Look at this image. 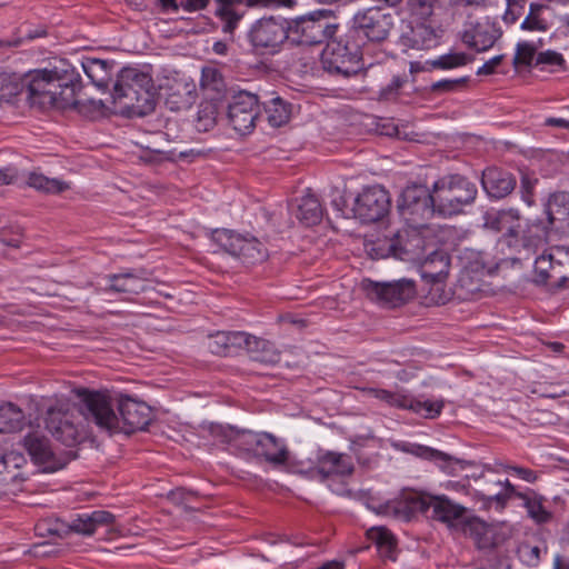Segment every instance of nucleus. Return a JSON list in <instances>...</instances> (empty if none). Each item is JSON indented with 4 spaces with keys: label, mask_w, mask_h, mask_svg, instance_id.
I'll use <instances>...</instances> for the list:
<instances>
[{
    "label": "nucleus",
    "mask_w": 569,
    "mask_h": 569,
    "mask_svg": "<svg viewBox=\"0 0 569 569\" xmlns=\"http://www.w3.org/2000/svg\"><path fill=\"white\" fill-rule=\"evenodd\" d=\"M553 260H556V248H551L536 258L533 282L551 287V274H555Z\"/></svg>",
    "instance_id": "c9c22d12"
},
{
    "label": "nucleus",
    "mask_w": 569,
    "mask_h": 569,
    "mask_svg": "<svg viewBox=\"0 0 569 569\" xmlns=\"http://www.w3.org/2000/svg\"><path fill=\"white\" fill-rule=\"evenodd\" d=\"M366 391L370 396H372L381 401H385L386 403H388L392 407L408 409V403L410 400V398L408 396L391 392L386 389H376V388H369V389H366Z\"/></svg>",
    "instance_id": "de8ad7c7"
},
{
    "label": "nucleus",
    "mask_w": 569,
    "mask_h": 569,
    "mask_svg": "<svg viewBox=\"0 0 569 569\" xmlns=\"http://www.w3.org/2000/svg\"><path fill=\"white\" fill-rule=\"evenodd\" d=\"M542 46L543 41L540 38L537 40L518 42L516 53L512 60L513 66L516 68L519 66L530 67L532 64L537 50Z\"/></svg>",
    "instance_id": "79ce46f5"
},
{
    "label": "nucleus",
    "mask_w": 569,
    "mask_h": 569,
    "mask_svg": "<svg viewBox=\"0 0 569 569\" xmlns=\"http://www.w3.org/2000/svg\"><path fill=\"white\" fill-rule=\"evenodd\" d=\"M553 263L555 274H551V287L562 288L569 281V251L557 247Z\"/></svg>",
    "instance_id": "a19ab883"
},
{
    "label": "nucleus",
    "mask_w": 569,
    "mask_h": 569,
    "mask_svg": "<svg viewBox=\"0 0 569 569\" xmlns=\"http://www.w3.org/2000/svg\"><path fill=\"white\" fill-rule=\"evenodd\" d=\"M429 493L405 489L399 501H390L380 506L378 513L392 515L405 520H410L417 512L427 513L431 501Z\"/></svg>",
    "instance_id": "dca6fc26"
},
{
    "label": "nucleus",
    "mask_w": 569,
    "mask_h": 569,
    "mask_svg": "<svg viewBox=\"0 0 569 569\" xmlns=\"http://www.w3.org/2000/svg\"><path fill=\"white\" fill-rule=\"evenodd\" d=\"M367 537L375 542L381 557L391 560L396 559V538L387 528L372 527L367 531Z\"/></svg>",
    "instance_id": "f704fd0d"
},
{
    "label": "nucleus",
    "mask_w": 569,
    "mask_h": 569,
    "mask_svg": "<svg viewBox=\"0 0 569 569\" xmlns=\"http://www.w3.org/2000/svg\"><path fill=\"white\" fill-rule=\"evenodd\" d=\"M501 31L489 17H468L461 39L465 44L476 51L490 49L500 38Z\"/></svg>",
    "instance_id": "4468645a"
},
{
    "label": "nucleus",
    "mask_w": 569,
    "mask_h": 569,
    "mask_svg": "<svg viewBox=\"0 0 569 569\" xmlns=\"http://www.w3.org/2000/svg\"><path fill=\"white\" fill-rule=\"evenodd\" d=\"M267 120L271 127L278 128L288 122L290 107L280 97H274L263 103Z\"/></svg>",
    "instance_id": "4c0bfd02"
},
{
    "label": "nucleus",
    "mask_w": 569,
    "mask_h": 569,
    "mask_svg": "<svg viewBox=\"0 0 569 569\" xmlns=\"http://www.w3.org/2000/svg\"><path fill=\"white\" fill-rule=\"evenodd\" d=\"M439 33L426 23L409 26L408 31L401 34V42L405 47L416 50H429L438 46Z\"/></svg>",
    "instance_id": "393cba45"
},
{
    "label": "nucleus",
    "mask_w": 569,
    "mask_h": 569,
    "mask_svg": "<svg viewBox=\"0 0 569 569\" xmlns=\"http://www.w3.org/2000/svg\"><path fill=\"white\" fill-rule=\"evenodd\" d=\"M546 213L551 228L569 229V193L565 191L552 193L547 202Z\"/></svg>",
    "instance_id": "a878e982"
},
{
    "label": "nucleus",
    "mask_w": 569,
    "mask_h": 569,
    "mask_svg": "<svg viewBox=\"0 0 569 569\" xmlns=\"http://www.w3.org/2000/svg\"><path fill=\"white\" fill-rule=\"evenodd\" d=\"M80 101V106L77 108L79 112L86 113L89 110L92 111H101L104 108V102L102 100H87V101Z\"/></svg>",
    "instance_id": "338daca9"
},
{
    "label": "nucleus",
    "mask_w": 569,
    "mask_h": 569,
    "mask_svg": "<svg viewBox=\"0 0 569 569\" xmlns=\"http://www.w3.org/2000/svg\"><path fill=\"white\" fill-rule=\"evenodd\" d=\"M431 456L436 459L441 461L440 468L446 471L447 473H453V465H462L463 461L456 459L447 453H443L441 451L431 450ZM463 468V466H461Z\"/></svg>",
    "instance_id": "bf43d9fd"
},
{
    "label": "nucleus",
    "mask_w": 569,
    "mask_h": 569,
    "mask_svg": "<svg viewBox=\"0 0 569 569\" xmlns=\"http://www.w3.org/2000/svg\"><path fill=\"white\" fill-rule=\"evenodd\" d=\"M200 87L208 100H221L227 91L224 79L214 67L202 68Z\"/></svg>",
    "instance_id": "c756f323"
},
{
    "label": "nucleus",
    "mask_w": 569,
    "mask_h": 569,
    "mask_svg": "<svg viewBox=\"0 0 569 569\" xmlns=\"http://www.w3.org/2000/svg\"><path fill=\"white\" fill-rule=\"evenodd\" d=\"M191 92V88L188 83L178 84L176 89L174 87H169L166 97V104L173 111L187 108L190 104Z\"/></svg>",
    "instance_id": "37998d69"
},
{
    "label": "nucleus",
    "mask_w": 569,
    "mask_h": 569,
    "mask_svg": "<svg viewBox=\"0 0 569 569\" xmlns=\"http://www.w3.org/2000/svg\"><path fill=\"white\" fill-rule=\"evenodd\" d=\"M323 210L318 198L313 194H306L300 199L295 213L296 218L305 226L310 227L319 223Z\"/></svg>",
    "instance_id": "7c9ffc66"
},
{
    "label": "nucleus",
    "mask_w": 569,
    "mask_h": 569,
    "mask_svg": "<svg viewBox=\"0 0 569 569\" xmlns=\"http://www.w3.org/2000/svg\"><path fill=\"white\" fill-rule=\"evenodd\" d=\"M249 333L243 331H217L207 338V348L217 356H233L243 350Z\"/></svg>",
    "instance_id": "412c9836"
},
{
    "label": "nucleus",
    "mask_w": 569,
    "mask_h": 569,
    "mask_svg": "<svg viewBox=\"0 0 569 569\" xmlns=\"http://www.w3.org/2000/svg\"><path fill=\"white\" fill-rule=\"evenodd\" d=\"M113 111L126 117H143L156 108V88L151 76L137 68H123L113 84Z\"/></svg>",
    "instance_id": "20e7f679"
},
{
    "label": "nucleus",
    "mask_w": 569,
    "mask_h": 569,
    "mask_svg": "<svg viewBox=\"0 0 569 569\" xmlns=\"http://www.w3.org/2000/svg\"><path fill=\"white\" fill-rule=\"evenodd\" d=\"M116 517L106 510H96L91 513L79 515L70 523V529L77 533L91 536L101 526H110Z\"/></svg>",
    "instance_id": "cd10ccee"
},
{
    "label": "nucleus",
    "mask_w": 569,
    "mask_h": 569,
    "mask_svg": "<svg viewBox=\"0 0 569 569\" xmlns=\"http://www.w3.org/2000/svg\"><path fill=\"white\" fill-rule=\"evenodd\" d=\"M407 76H392L386 86H381L378 92V100L383 102L396 101L402 87L407 83Z\"/></svg>",
    "instance_id": "c03bdc74"
},
{
    "label": "nucleus",
    "mask_w": 569,
    "mask_h": 569,
    "mask_svg": "<svg viewBox=\"0 0 569 569\" xmlns=\"http://www.w3.org/2000/svg\"><path fill=\"white\" fill-rule=\"evenodd\" d=\"M216 16L222 21V31L230 34V39L232 40L233 32L243 14L238 13L233 9L227 10L226 8H217Z\"/></svg>",
    "instance_id": "603ef678"
},
{
    "label": "nucleus",
    "mask_w": 569,
    "mask_h": 569,
    "mask_svg": "<svg viewBox=\"0 0 569 569\" xmlns=\"http://www.w3.org/2000/svg\"><path fill=\"white\" fill-rule=\"evenodd\" d=\"M549 7L541 3H531L529 13L521 23L522 30L529 31H542L546 32L549 28V22L545 17L546 11Z\"/></svg>",
    "instance_id": "ea45409f"
},
{
    "label": "nucleus",
    "mask_w": 569,
    "mask_h": 569,
    "mask_svg": "<svg viewBox=\"0 0 569 569\" xmlns=\"http://www.w3.org/2000/svg\"><path fill=\"white\" fill-rule=\"evenodd\" d=\"M47 69L34 70L26 74L27 99L31 106L39 108H49L54 104L56 98L52 92L47 91L48 87Z\"/></svg>",
    "instance_id": "4be33fe9"
},
{
    "label": "nucleus",
    "mask_w": 569,
    "mask_h": 569,
    "mask_svg": "<svg viewBox=\"0 0 569 569\" xmlns=\"http://www.w3.org/2000/svg\"><path fill=\"white\" fill-rule=\"evenodd\" d=\"M81 67L87 77L98 88H107L111 79V64L100 59H86Z\"/></svg>",
    "instance_id": "2f4dec72"
},
{
    "label": "nucleus",
    "mask_w": 569,
    "mask_h": 569,
    "mask_svg": "<svg viewBox=\"0 0 569 569\" xmlns=\"http://www.w3.org/2000/svg\"><path fill=\"white\" fill-rule=\"evenodd\" d=\"M26 89V76L0 73V104L13 103L16 98Z\"/></svg>",
    "instance_id": "473e14b6"
},
{
    "label": "nucleus",
    "mask_w": 569,
    "mask_h": 569,
    "mask_svg": "<svg viewBox=\"0 0 569 569\" xmlns=\"http://www.w3.org/2000/svg\"><path fill=\"white\" fill-rule=\"evenodd\" d=\"M516 178L498 167H488L482 171L481 186L490 198L502 199L516 188Z\"/></svg>",
    "instance_id": "aec40b11"
},
{
    "label": "nucleus",
    "mask_w": 569,
    "mask_h": 569,
    "mask_svg": "<svg viewBox=\"0 0 569 569\" xmlns=\"http://www.w3.org/2000/svg\"><path fill=\"white\" fill-rule=\"evenodd\" d=\"M393 20L391 13L370 8L356 14L351 27L341 26L339 41L343 50V77L355 74L362 68L363 39L372 42L386 40L393 27Z\"/></svg>",
    "instance_id": "f03ea898"
},
{
    "label": "nucleus",
    "mask_w": 569,
    "mask_h": 569,
    "mask_svg": "<svg viewBox=\"0 0 569 569\" xmlns=\"http://www.w3.org/2000/svg\"><path fill=\"white\" fill-rule=\"evenodd\" d=\"M523 13V4L516 3L515 1L507 2V9L502 17L503 21L508 24L515 23Z\"/></svg>",
    "instance_id": "052dcab7"
},
{
    "label": "nucleus",
    "mask_w": 569,
    "mask_h": 569,
    "mask_svg": "<svg viewBox=\"0 0 569 569\" xmlns=\"http://www.w3.org/2000/svg\"><path fill=\"white\" fill-rule=\"evenodd\" d=\"M243 350L249 353L253 361L261 363L273 365L280 360V353L272 342L251 335H249Z\"/></svg>",
    "instance_id": "c85d7f7f"
},
{
    "label": "nucleus",
    "mask_w": 569,
    "mask_h": 569,
    "mask_svg": "<svg viewBox=\"0 0 569 569\" xmlns=\"http://www.w3.org/2000/svg\"><path fill=\"white\" fill-rule=\"evenodd\" d=\"M47 86L51 96L56 98L52 107L66 109L69 107L78 108L80 106L77 99L78 91L81 89L80 73L67 61L61 60L52 69H47Z\"/></svg>",
    "instance_id": "0eeeda50"
},
{
    "label": "nucleus",
    "mask_w": 569,
    "mask_h": 569,
    "mask_svg": "<svg viewBox=\"0 0 569 569\" xmlns=\"http://www.w3.org/2000/svg\"><path fill=\"white\" fill-rule=\"evenodd\" d=\"M429 505V511H431L429 518L446 525L449 529H457L468 511L465 506L446 495H432Z\"/></svg>",
    "instance_id": "6ab92c4d"
},
{
    "label": "nucleus",
    "mask_w": 569,
    "mask_h": 569,
    "mask_svg": "<svg viewBox=\"0 0 569 569\" xmlns=\"http://www.w3.org/2000/svg\"><path fill=\"white\" fill-rule=\"evenodd\" d=\"M547 240L548 229L541 222L529 226L523 236V244L526 247L543 246Z\"/></svg>",
    "instance_id": "3c124183"
},
{
    "label": "nucleus",
    "mask_w": 569,
    "mask_h": 569,
    "mask_svg": "<svg viewBox=\"0 0 569 569\" xmlns=\"http://www.w3.org/2000/svg\"><path fill=\"white\" fill-rule=\"evenodd\" d=\"M110 280L109 289L116 292L138 295L144 290V279L131 272L113 274L110 277Z\"/></svg>",
    "instance_id": "e433bc0d"
},
{
    "label": "nucleus",
    "mask_w": 569,
    "mask_h": 569,
    "mask_svg": "<svg viewBox=\"0 0 569 569\" xmlns=\"http://www.w3.org/2000/svg\"><path fill=\"white\" fill-rule=\"evenodd\" d=\"M23 447L34 463L42 467L43 471L53 472L63 468L76 456L72 452L57 455L44 436L30 432L23 438Z\"/></svg>",
    "instance_id": "f8f14e48"
},
{
    "label": "nucleus",
    "mask_w": 569,
    "mask_h": 569,
    "mask_svg": "<svg viewBox=\"0 0 569 569\" xmlns=\"http://www.w3.org/2000/svg\"><path fill=\"white\" fill-rule=\"evenodd\" d=\"M254 456L263 458L272 466H283L288 462L289 450L283 440L269 432H260V440Z\"/></svg>",
    "instance_id": "b1692460"
},
{
    "label": "nucleus",
    "mask_w": 569,
    "mask_h": 569,
    "mask_svg": "<svg viewBox=\"0 0 569 569\" xmlns=\"http://www.w3.org/2000/svg\"><path fill=\"white\" fill-rule=\"evenodd\" d=\"M214 241L228 253L239 258L243 263L256 264L268 258V250L254 237H246L231 230H216Z\"/></svg>",
    "instance_id": "1a4fd4ad"
},
{
    "label": "nucleus",
    "mask_w": 569,
    "mask_h": 569,
    "mask_svg": "<svg viewBox=\"0 0 569 569\" xmlns=\"http://www.w3.org/2000/svg\"><path fill=\"white\" fill-rule=\"evenodd\" d=\"M192 496H194V492L186 488H177L171 490L168 495L169 499L177 505L186 503Z\"/></svg>",
    "instance_id": "680f3d73"
},
{
    "label": "nucleus",
    "mask_w": 569,
    "mask_h": 569,
    "mask_svg": "<svg viewBox=\"0 0 569 569\" xmlns=\"http://www.w3.org/2000/svg\"><path fill=\"white\" fill-rule=\"evenodd\" d=\"M27 184L46 193H61L70 188L69 184L62 180L51 179L38 172L29 173Z\"/></svg>",
    "instance_id": "58836bf2"
},
{
    "label": "nucleus",
    "mask_w": 569,
    "mask_h": 569,
    "mask_svg": "<svg viewBox=\"0 0 569 569\" xmlns=\"http://www.w3.org/2000/svg\"><path fill=\"white\" fill-rule=\"evenodd\" d=\"M443 407H445L443 400L420 401V400L410 398L409 403H408L409 410H411L416 413H421L423 411V417L428 418V419H433V418L438 417L441 413Z\"/></svg>",
    "instance_id": "a18cd8bd"
},
{
    "label": "nucleus",
    "mask_w": 569,
    "mask_h": 569,
    "mask_svg": "<svg viewBox=\"0 0 569 569\" xmlns=\"http://www.w3.org/2000/svg\"><path fill=\"white\" fill-rule=\"evenodd\" d=\"M495 485L501 487V490H490L489 497L495 498L501 507H503L512 497H517L523 500V506L526 507L529 517L537 523H546L551 519L552 515L545 508L542 503L543 498L541 496H538L535 492H532V495L518 492L508 479L506 482H495Z\"/></svg>",
    "instance_id": "2eb2a0df"
},
{
    "label": "nucleus",
    "mask_w": 569,
    "mask_h": 569,
    "mask_svg": "<svg viewBox=\"0 0 569 569\" xmlns=\"http://www.w3.org/2000/svg\"><path fill=\"white\" fill-rule=\"evenodd\" d=\"M219 101L220 100L206 99V101L199 106L198 123L200 130L207 131L210 127H212L216 123Z\"/></svg>",
    "instance_id": "49530a36"
},
{
    "label": "nucleus",
    "mask_w": 569,
    "mask_h": 569,
    "mask_svg": "<svg viewBox=\"0 0 569 569\" xmlns=\"http://www.w3.org/2000/svg\"><path fill=\"white\" fill-rule=\"evenodd\" d=\"M24 425L23 411L12 402L0 406V432L10 433L22 429Z\"/></svg>",
    "instance_id": "72a5a7b5"
},
{
    "label": "nucleus",
    "mask_w": 569,
    "mask_h": 569,
    "mask_svg": "<svg viewBox=\"0 0 569 569\" xmlns=\"http://www.w3.org/2000/svg\"><path fill=\"white\" fill-rule=\"evenodd\" d=\"M438 216L450 218L463 211L471 204L478 194L477 186L467 177L459 173H450L440 177L432 184Z\"/></svg>",
    "instance_id": "423d86ee"
},
{
    "label": "nucleus",
    "mask_w": 569,
    "mask_h": 569,
    "mask_svg": "<svg viewBox=\"0 0 569 569\" xmlns=\"http://www.w3.org/2000/svg\"><path fill=\"white\" fill-rule=\"evenodd\" d=\"M361 287L370 299L389 308L402 306L416 296L413 280L406 278L383 282L366 279Z\"/></svg>",
    "instance_id": "9d476101"
},
{
    "label": "nucleus",
    "mask_w": 569,
    "mask_h": 569,
    "mask_svg": "<svg viewBox=\"0 0 569 569\" xmlns=\"http://www.w3.org/2000/svg\"><path fill=\"white\" fill-rule=\"evenodd\" d=\"M210 0H180L179 6L189 12L204 9Z\"/></svg>",
    "instance_id": "69168bd1"
},
{
    "label": "nucleus",
    "mask_w": 569,
    "mask_h": 569,
    "mask_svg": "<svg viewBox=\"0 0 569 569\" xmlns=\"http://www.w3.org/2000/svg\"><path fill=\"white\" fill-rule=\"evenodd\" d=\"M503 54L496 56L490 60L486 61L482 67H480L477 71V74H491L495 72L496 68L501 63L503 59Z\"/></svg>",
    "instance_id": "0e129e2a"
},
{
    "label": "nucleus",
    "mask_w": 569,
    "mask_h": 569,
    "mask_svg": "<svg viewBox=\"0 0 569 569\" xmlns=\"http://www.w3.org/2000/svg\"><path fill=\"white\" fill-rule=\"evenodd\" d=\"M437 0H407V7L411 16L417 19H427L433 12Z\"/></svg>",
    "instance_id": "864d4df0"
},
{
    "label": "nucleus",
    "mask_w": 569,
    "mask_h": 569,
    "mask_svg": "<svg viewBox=\"0 0 569 569\" xmlns=\"http://www.w3.org/2000/svg\"><path fill=\"white\" fill-rule=\"evenodd\" d=\"M237 428L231 426H222L219 423H211L209 426L210 435L222 443H233Z\"/></svg>",
    "instance_id": "5fc2aeb1"
},
{
    "label": "nucleus",
    "mask_w": 569,
    "mask_h": 569,
    "mask_svg": "<svg viewBox=\"0 0 569 569\" xmlns=\"http://www.w3.org/2000/svg\"><path fill=\"white\" fill-rule=\"evenodd\" d=\"M466 82H467V78L442 79V80L433 82L430 86V90H431V92H435V93L452 92V91L458 90V88L463 86Z\"/></svg>",
    "instance_id": "4d7b16f0"
},
{
    "label": "nucleus",
    "mask_w": 569,
    "mask_h": 569,
    "mask_svg": "<svg viewBox=\"0 0 569 569\" xmlns=\"http://www.w3.org/2000/svg\"><path fill=\"white\" fill-rule=\"evenodd\" d=\"M366 76L368 79L376 80H387L389 78V72L382 67V66H371L367 72Z\"/></svg>",
    "instance_id": "774afa93"
},
{
    "label": "nucleus",
    "mask_w": 569,
    "mask_h": 569,
    "mask_svg": "<svg viewBox=\"0 0 569 569\" xmlns=\"http://www.w3.org/2000/svg\"><path fill=\"white\" fill-rule=\"evenodd\" d=\"M259 114L256 94L240 91L232 96L228 104V119L232 128L241 134L252 131Z\"/></svg>",
    "instance_id": "ddd939ff"
},
{
    "label": "nucleus",
    "mask_w": 569,
    "mask_h": 569,
    "mask_svg": "<svg viewBox=\"0 0 569 569\" xmlns=\"http://www.w3.org/2000/svg\"><path fill=\"white\" fill-rule=\"evenodd\" d=\"M79 396L82 397L84 418L107 432L131 433L144 430L152 420L151 408L129 396H121L118 400L120 417L116 415L107 395L83 389Z\"/></svg>",
    "instance_id": "f257e3e1"
},
{
    "label": "nucleus",
    "mask_w": 569,
    "mask_h": 569,
    "mask_svg": "<svg viewBox=\"0 0 569 569\" xmlns=\"http://www.w3.org/2000/svg\"><path fill=\"white\" fill-rule=\"evenodd\" d=\"M295 0H252V8L292 7Z\"/></svg>",
    "instance_id": "e2e57ef3"
},
{
    "label": "nucleus",
    "mask_w": 569,
    "mask_h": 569,
    "mask_svg": "<svg viewBox=\"0 0 569 569\" xmlns=\"http://www.w3.org/2000/svg\"><path fill=\"white\" fill-rule=\"evenodd\" d=\"M316 470L321 480H327L333 476L345 477L352 475L355 466L347 453L327 451L318 457Z\"/></svg>",
    "instance_id": "5701e85b"
},
{
    "label": "nucleus",
    "mask_w": 569,
    "mask_h": 569,
    "mask_svg": "<svg viewBox=\"0 0 569 569\" xmlns=\"http://www.w3.org/2000/svg\"><path fill=\"white\" fill-rule=\"evenodd\" d=\"M563 63V57L559 52L552 50L539 52L536 57V66L547 64L561 67Z\"/></svg>",
    "instance_id": "13d9d810"
},
{
    "label": "nucleus",
    "mask_w": 569,
    "mask_h": 569,
    "mask_svg": "<svg viewBox=\"0 0 569 569\" xmlns=\"http://www.w3.org/2000/svg\"><path fill=\"white\" fill-rule=\"evenodd\" d=\"M341 26L331 23L325 16H302L288 22L289 41L298 46H318L326 42L321 61L323 69L343 76L342 43L339 41Z\"/></svg>",
    "instance_id": "7ed1b4c3"
},
{
    "label": "nucleus",
    "mask_w": 569,
    "mask_h": 569,
    "mask_svg": "<svg viewBox=\"0 0 569 569\" xmlns=\"http://www.w3.org/2000/svg\"><path fill=\"white\" fill-rule=\"evenodd\" d=\"M259 440L260 432L237 429L232 445L241 450L252 452L254 455V449H257Z\"/></svg>",
    "instance_id": "09e8293b"
},
{
    "label": "nucleus",
    "mask_w": 569,
    "mask_h": 569,
    "mask_svg": "<svg viewBox=\"0 0 569 569\" xmlns=\"http://www.w3.org/2000/svg\"><path fill=\"white\" fill-rule=\"evenodd\" d=\"M450 258L443 251H433L421 264V277L431 283L445 281L449 273Z\"/></svg>",
    "instance_id": "bb28decb"
},
{
    "label": "nucleus",
    "mask_w": 569,
    "mask_h": 569,
    "mask_svg": "<svg viewBox=\"0 0 569 569\" xmlns=\"http://www.w3.org/2000/svg\"><path fill=\"white\" fill-rule=\"evenodd\" d=\"M46 427L50 433L68 447H72L80 440V432L74 423V417L68 411L50 408L47 411Z\"/></svg>",
    "instance_id": "a211bd4d"
},
{
    "label": "nucleus",
    "mask_w": 569,
    "mask_h": 569,
    "mask_svg": "<svg viewBox=\"0 0 569 569\" xmlns=\"http://www.w3.org/2000/svg\"><path fill=\"white\" fill-rule=\"evenodd\" d=\"M391 206L389 192L382 187L365 189L355 200V217L366 223H371L385 218Z\"/></svg>",
    "instance_id": "9b49d317"
},
{
    "label": "nucleus",
    "mask_w": 569,
    "mask_h": 569,
    "mask_svg": "<svg viewBox=\"0 0 569 569\" xmlns=\"http://www.w3.org/2000/svg\"><path fill=\"white\" fill-rule=\"evenodd\" d=\"M408 230L398 231L393 238L378 240L367 244V251L372 259H382L393 256L399 259H407L415 249L420 247L421 239L416 236L412 240L408 239Z\"/></svg>",
    "instance_id": "f3484780"
},
{
    "label": "nucleus",
    "mask_w": 569,
    "mask_h": 569,
    "mask_svg": "<svg viewBox=\"0 0 569 569\" xmlns=\"http://www.w3.org/2000/svg\"><path fill=\"white\" fill-rule=\"evenodd\" d=\"M253 51L260 54H273L289 40L288 21L274 17L257 20L248 32Z\"/></svg>",
    "instance_id": "6e6552de"
},
{
    "label": "nucleus",
    "mask_w": 569,
    "mask_h": 569,
    "mask_svg": "<svg viewBox=\"0 0 569 569\" xmlns=\"http://www.w3.org/2000/svg\"><path fill=\"white\" fill-rule=\"evenodd\" d=\"M397 211L412 230L428 228L430 220L438 216L432 187L420 182L408 183L397 199Z\"/></svg>",
    "instance_id": "39448f33"
},
{
    "label": "nucleus",
    "mask_w": 569,
    "mask_h": 569,
    "mask_svg": "<svg viewBox=\"0 0 569 569\" xmlns=\"http://www.w3.org/2000/svg\"><path fill=\"white\" fill-rule=\"evenodd\" d=\"M462 529L466 535H470L471 537L478 538L486 531V525L479 518L470 517L468 512L466 513V518L461 521L458 527Z\"/></svg>",
    "instance_id": "6e6d98bb"
},
{
    "label": "nucleus",
    "mask_w": 569,
    "mask_h": 569,
    "mask_svg": "<svg viewBox=\"0 0 569 569\" xmlns=\"http://www.w3.org/2000/svg\"><path fill=\"white\" fill-rule=\"evenodd\" d=\"M467 62L468 57L463 52H452L428 61V63L435 69H452L465 66Z\"/></svg>",
    "instance_id": "8fccbe9b"
}]
</instances>
